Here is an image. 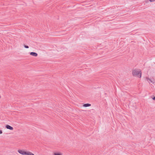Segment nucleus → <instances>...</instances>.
<instances>
[{"label":"nucleus","instance_id":"nucleus-9","mask_svg":"<svg viewBox=\"0 0 155 155\" xmlns=\"http://www.w3.org/2000/svg\"><path fill=\"white\" fill-rule=\"evenodd\" d=\"M151 2H153L155 1V0H149Z\"/></svg>","mask_w":155,"mask_h":155},{"label":"nucleus","instance_id":"nucleus-3","mask_svg":"<svg viewBox=\"0 0 155 155\" xmlns=\"http://www.w3.org/2000/svg\"><path fill=\"white\" fill-rule=\"evenodd\" d=\"M30 54L34 57H36L38 55L37 54L34 52H31L30 53Z\"/></svg>","mask_w":155,"mask_h":155},{"label":"nucleus","instance_id":"nucleus-4","mask_svg":"<svg viewBox=\"0 0 155 155\" xmlns=\"http://www.w3.org/2000/svg\"><path fill=\"white\" fill-rule=\"evenodd\" d=\"M6 127L7 129H8L10 130H13V128L11 126H10L7 125L6 126Z\"/></svg>","mask_w":155,"mask_h":155},{"label":"nucleus","instance_id":"nucleus-7","mask_svg":"<svg viewBox=\"0 0 155 155\" xmlns=\"http://www.w3.org/2000/svg\"><path fill=\"white\" fill-rule=\"evenodd\" d=\"M54 155H61V154L59 153H55L54 154Z\"/></svg>","mask_w":155,"mask_h":155},{"label":"nucleus","instance_id":"nucleus-6","mask_svg":"<svg viewBox=\"0 0 155 155\" xmlns=\"http://www.w3.org/2000/svg\"><path fill=\"white\" fill-rule=\"evenodd\" d=\"M91 106V104H85L83 105V107H88L90 106Z\"/></svg>","mask_w":155,"mask_h":155},{"label":"nucleus","instance_id":"nucleus-5","mask_svg":"<svg viewBox=\"0 0 155 155\" xmlns=\"http://www.w3.org/2000/svg\"><path fill=\"white\" fill-rule=\"evenodd\" d=\"M25 155H34V154L30 152H26Z\"/></svg>","mask_w":155,"mask_h":155},{"label":"nucleus","instance_id":"nucleus-1","mask_svg":"<svg viewBox=\"0 0 155 155\" xmlns=\"http://www.w3.org/2000/svg\"><path fill=\"white\" fill-rule=\"evenodd\" d=\"M132 74L134 76L139 77L140 78L141 77V72L140 71L137 70H134L133 71Z\"/></svg>","mask_w":155,"mask_h":155},{"label":"nucleus","instance_id":"nucleus-8","mask_svg":"<svg viewBox=\"0 0 155 155\" xmlns=\"http://www.w3.org/2000/svg\"><path fill=\"white\" fill-rule=\"evenodd\" d=\"M24 47L25 48H29V47L28 46L26 45H24Z\"/></svg>","mask_w":155,"mask_h":155},{"label":"nucleus","instance_id":"nucleus-10","mask_svg":"<svg viewBox=\"0 0 155 155\" xmlns=\"http://www.w3.org/2000/svg\"><path fill=\"white\" fill-rule=\"evenodd\" d=\"M2 130H0V134H1L2 133Z\"/></svg>","mask_w":155,"mask_h":155},{"label":"nucleus","instance_id":"nucleus-11","mask_svg":"<svg viewBox=\"0 0 155 155\" xmlns=\"http://www.w3.org/2000/svg\"><path fill=\"white\" fill-rule=\"evenodd\" d=\"M147 80L150 81V79L149 78H147Z\"/></svg>","mask_w":155,"mask_h":155},{"label":"nucleus","instance_id":"nucleus-2","mask_svg":"<svg viewBox=\"0 0 155 155\" xmlns=\"http://www.w3.org/2000/svg\"><path fill=\"white\" fill-rule=\"evenodd\" d=\"M18 151L19 153L23 155H25V154H26V152L23 150H19Z\"/></svg>","mask_w":155,"mask_h":155},{"label":"nucleus","instance_id":"nucleus-12","mask_svg":"<svg viewBox=\"0 0 155 155\" xmlns=\"http://www.w3.org/2000/svg\"><path fill=\"white\" fill-rule=\"evenodd\" d=\"M153 99L154 100H155V96L153 98Z\"/></svg>","mask_w":155,"mask_h":155}]
</instances>
